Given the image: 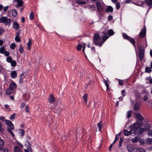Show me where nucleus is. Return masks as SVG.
Here are the masks:
<instances>
[{"label":"nucleus","mask_w":152,"mask_h":152,"mask_svg":"<svg viewBox=\"0 0 152 152\" xmlns=\"http://www.w3.org/2000/svg\"><path fill=\"white\" fill-rule=\"evenodd\" d=\"M100 39V35L98 34H95L94 35L93 38V42L96 45L100 47L102 46V43L101 42H99Z\"/></svg>","instance_id":"f257e3e1"},{"label":"nucleus","mask_w":152,"mask_h":152,"mask_svg":"<svg viewBox=\"0 0 152 152\" xmlns=\"http://www.w3.org/2000/svg\"><path fill=\"white\" fill-rule=\"evenodd\" d=\"M138 57L140 61H142L144 57L145 49L142 46H138Z\"/></svg>","instance_id":"f03ea898"},{"label":"nucleus","mask_w":152,"mask_h":152,"mask_svg":"<svg viewBox=\"0 0 152 152\" xmlns=\"http://www.w3.org/2000/svg\"><path fill=\"white\" fill-rule=\"evenodd\" d=\"M0 23H3L5 26L8 25L9 26L11 23V20L7 18V17H2L0 18Z\"/></svg>","instance_id":"7ed1b4c3"},{"label":"nucleus","mask_w":152,"mask_h":152,"mask_svg":"<svg viewBox=\"0 0 152 152\" xmlns=\"http://www.w3.org/2000/svg\"><path fill=\"white\" fill-rule=\"evenodd\" d=\"M123 35L124 38H125L127 40L129 41L130 43L134 46L135 48L136 49V47L134 39L133 38H131L130 37L128 36L125 33L123 34Z\"/></svg>","instance_id":"20e7f679"},{"label":"nucleus","mask_w":152,"mask_h":152,"mask_svg":"<svg viewBox=\"0 0 152 152\" xmlns=\"http://www.w3.org/2000/svg\"><path fill=\"white\" fill-rule=\"evenodd\" d=\"M5 124L7 125V131L9 130H13L14 129V126L12 122L10 120H6Z\"/></svg>","instance_id":"39448f33"},{"label":"nucleus","mask_w":152,"mask_h":152,"mask_svg":"<svg viewBox=\"0 0 152 152\" xmlns=\"http://www.w3.org/2000/svg\"><path fill=\"white\" fill-rule=\"evenodd\" d=\"M13 2L17 3L15 4V7L17 8H19V7H21L23 4V2L22 0H13Z\"/></svg>","instance_id":"423d86ee"},{"label":"nucleus","mask_w":152,"mask_h":152,"mask_svg":"<svg viewBox=\"0 0 152 152\" xmlns=\"http://www.w3.org/2000/svg\"><path fill=\"white\" fill-rule=\"evenodd\" d=\"M146 34V28L145 26L142 29L139 33L140 37L143 38L144 37Z\"/></svg>","instance_id":"0eeeda50"},{"label":"nucleus","mask_w":152,"mask_h":152,"mask_svg":"<svg viewBox=\"0 0 152 152\" xmlns=\"http://www.w3.org/2000/svg\"><path fill=\"white\" fill-rule=\"evenodd\" d=\"M142 123L141 121H138L134 123L133 125V128L135 129H138L142 126Z\"/></svg>","instance_id":"6e6552de"},{"label":"nucleus","mask_w":152,"mask_h":152,"mask_svg":"<svg viewBox=\"0 0 152 152\" xmlns=\"http://www.w3.org/2000/svg\"><path fill=\"white\" fill-rule=\"evenodd\" d=\"M135 116L136 118L140 121L142 122V121H143L144 118L143 117L142 115L139 113H136L135 114Z\"/></svg>","instance_id":"1a4fd4ad"},{"label":"nucleus","mask_w":152,"mask_h":152,"mask_svg":"<svg viewBox=\"0 0 152 152\" xmlns=\"http://www.w3.org/2000/svg\"><path fill=\"white\" fill-rule=\"evenodd\" d=\"M103 34H104V35L102 37V41L101 42V43H102V45L103 43L109 37L107 36V32H103Z\"/></svg>","instance_id":"9d476101"},{"label":"nucleus","mask_w":152,"mask_h":152,"mask_svg":"<svg viewBox=\"0 0 152 152\" xmlns=\"http://www.w3.org/2000/svg\"><path fill=\"white\" fill-rule=\"evenodd\" d=\"M13 28L15 30H18L19 28V25L16 22H14L12 24Z\"/></svg>","instance_id":"9b49d317"},{"label":"nucleus","mask_w":152,"mask_h":152,"mask_svg":"<svg viewBox=\"0 0 152 152\" xmlns=\"http://www.w3.org/2000/svg\"><path fill=\"white\" fill-rule=\"evenodd\" d=\"M49 102L50 103H52L55 101V98L52 94H51L48 98Z\"/></svg>","instance_id":"f8f14e48"},{"label":"nucleus","mask_w":152,"mask_h":152,"mask_svg":"<svg viewBox=\"0 0 152 152\" xmlns=\"http://www.w3.org/2000/svg\"><path fill=\"white\" fill-rule=\"evenodd\" d=\"M17 85L16 84L13 82L12 81L10 84L9 88L14 91Z\"/></svg>","instance_id":"ddd939ff"},{"label":"nucleus","mask_w":152,"mask_h":152,"mask_svg":"<svg viewBox=\"0 0 152 152\" xmlns=\"http://www.w3.org/2000/svg\"><path fill=\"white\" fill-rule=\"evenodd\" d=\"M97 10H100L101 11L103 10V7L101 5V3L99 1H97L96 2Z\"/></svg>","instance_id":"4468645a"},{"label":"nucleus","mask_w":152,"mask_h":152,"mask_svg":"<svg viewBox=\"0 0 152 152\" xmlns=\"http://www.w3.org/2000/svg\"><path fill=\"white\" fill-rule=\"evenodd\" d=\"M146 4L148 6H150L149 9H148L147 12H148L149 10L152 7L151 6L152 5V0H145Z\"/></svg>","instance_id":"2eb2a0df"},{"label":"nucleus","mask_w":152,"mask_h":152,"mask_svg":"<svg viewBox=\"0 0 152 152\" xmlns=\"http://www.w3.org/2000/svg\"><path fill=\"white\" fill-rule=\"evenodd\" d=\"M14 91L10 88L6 89V93L7 95H9L12 94H13Z\"/></svg>","instance_id":"dca6fc26"},{"label":"nucleus","mask_w":152,"mask_h":152,"mask_svg":"<svg viewBox=\"0 0 152 152\" xmlns=\"http://www.w3.org/2000/svg\"><path fill=\"white\" fill-rule=\"evenodd\" d=\"M140 107V103L138 102H136L134 105V110L135 111H137Z\"/></svg>","instance_id":"f3484780"},{"label":"nucleus","mask_w":152,"mask_h":152,"mask_svg":"<svg viewBox=\"0 0 152 152\" xmlns=\"http://www.w3.org/2000/svg\"><path fill=\"white\" fill-rule=\"evenodd\" d=\"M24 73H22L20 75V77L19 80V82L20 84H21L23 82V79L25 77L24 76Z\"/></svg>","instance_id":"a211bd4d"},{"label":"nucleus","mask_w":152,"mask_h":152,"mask_svg":"<svg viewBox=\"0 0 152 152\" xmlns=\"http://www.w3.org/2000/svg\"><path fill=\"white\" fill-rule=\"evenodd\" d=\"M113 7L110 6H108L105 9V11L106 12H113Z\"/></svg>","instance_id":"6ab92c4d"},{"label":"nucleus","mask_w":152,"mask_h":152,"mask_svg":"<svg viewBox=\"0 0 152 152\" xmlns=\"http://www.w3.org/2000/svg\"><path fill=\"white\" fill-rule=\"evenodd\" d=\"M10 75H11V77L13 79H15L17 77V73L16 71H12Z\"/></svg>","instance_id":"aec40b11"},{"label":"nucleus","mask_w":152,"mask_h":152,"mask_svg":"<svg viewBox=\"0 0 152 152\" xmlns=\"http://www.w3.org/2000/svg\"><path fill=\"white\" fill-rule=\"evenodd\" d=\"M127 148L129 152H133L134 147L132 145H129L127 146Z\"/></svg>","instance_id":"412c9836"},{"label":"nucleus","mask_w":152,"mask_h":152,"mask_svg":"<svg viewBox=\"0 0 152 152\" xmlns=\"http://www.w3.org/2000/svg\"><path fill=\"white\" fill-rule=\"evenodd\" d=\"M140 137L139 136H136L132 140V141L133 142H137L139 141Z\"/></svg>","instance_id":"4be33fe9"},{"label":"nucleus","mask_w":152,"mask_h":152,"mask_svg":"<svg viewBox=\"0 0 152 152\" xmlns=\"http://www.w3.org/2000/svg\"><path fill=\"white\" fill-rule=\"evenodd\" d=\"M14 151L15 152H22L20 148L18 146H16L15 147Z\"/></svg>","instance_id":"5701e85b"},{"label":"nucleus","mask_w":152,"mask_h":152,"mask_svg":"<svg viewBox=\"0 0 152 152\" xmlns=\"http://www.w3.org/2000/svg\"><path fill=\"white\" fill-rule=\"evenodd\" d=\"M83 98L84 101L85 103L87 104L88 102V95L87 94H85L83 97Z\"/></svg>","instance_id":"b1692460"},{"label":"nucleus","mask_w":152,"mask_h":152,"mask_svg":"<svg viewBox=\"0 0 152 152\" xmlns=\"http://www.w3.org/2000/svg\"><path fill=\"white\" fill-rule=\"evenodd\" d=\"M76 3L80 4H86V1L80 0H76Z\"/></svg>","instance_id":"393cba45"},{"label":"nucleus","mask_w":152,"mask_h":152,"mask_svg":"<svg viewBox=\"0 0 152 152\" xmlns=\"http://www.w3.org/2000/svg\"><path fill=\"white\" fill-rule=\"evenodd\" d=\"M102 121L99 122L97 124V127L99 129V131L100 132L101 131L102 126Z\"/></svg>","instance_id":"a878e982"},{"label":"nucleus","mask_w":152,"mask_h":152,"mask_svg":"<svg viewBox=\"0 0 152 152\" xmlns=\"http://www.w3.org/2000/svg\"><path fill=\"white\" fill-rule=\"evenodd\" d=\"M12 15L14 17H15L17 15V12L16 10H14L12 11Z\"/></svg>","instance_id":"bb28decb"},{"label":"nucleus","mask_w":152,"mask_h":152,"mask_svg":"<svg viewBox=\"0 0 152 152\" xmlns=\"http://www.w3.org/2000/svg\"><path fill=\"white\" fill-rule=\"evenodd\" d=\"M146 142L148 144H152V139L151 138H148L146 141Z\"/></svg>","instance_id":"cd10ccee"},{"label":"nucleus","mask_w":152,"mask_h":152,"mask_svg":"<svg viewBox=\"0 0 152 152\" xmlns=\"http://www.w3.org/2000/svg\"><path fill=\"white\" fill-rule=\"evenodd\" d=\"M89 8H92L93 9L91 10V11H95V6L93 4H91V5H89L88 6Z\"/></svg>","instance_id":"c85d7f7f"},{"label":"nucleus","mask_w":152,"mask_h":152,"mask_svg":"<svg viewBox=\"0 0 152 152\" xmlns=\"http://www.w3.org/2000/svg\"><path fill=\"white\" fill-rule=\"evenodd\" d=\"M107 34L109 36H111L113 35L114 34V32L112 29H110L108 31Z\"/></svg>","instance_id":"c756f323"},{"label":"nucleus","mask_w":152,"mask_h":152,"mask_svg":"<svg viewBox=\"0 0 152 152\" xmlns=\"http://www.w3.org/2000/svg\"><path fill=\"white\" fill-rule=\"evenodd\" d=\"M145 129L146 131H148L150 128V125L148 124H145Z\"/></svg>","instance_id":"7c9ffc66"},{"label":"nucleus","mask_w":152,"mask_h":152,"mask_svg":"<svg viewBox=\"0 0 152 152\" xmlns=\"http://www.w3.org/2000/svg\"><path fill=\"white\" fill-rule=\"evenodd\" d=\"M18 50L20 53H22L23 52V48L21 44L19 45V48Z\"/></svg>","instance_id":"2f4dec72"},{"label":"nucleus","mask_w":152,"mask_h":152,"mask_svg":"<svg viewBox=\"0 0 152 152\" xmlns=\"http://www.w3.org/2000/svg\"><path fill=\"white\" fill-rule=\"evenodd\" d=\"M12 60V58L11 56H8L6 58V61L9 63H11Z\"/></svg>","instance_id":"473e14b6"},{"label":"nucleus","mask_w":152,"mask_h":152,"mask_svg":"<svg viewBox=\"0 0 152 152\" xmlns=\"http://www.w3.org/2000/svg\"><path fill=\"white\" fill-rule=\"evenodd\" d=\"M103 82L106 86L107 90L109 89V83L107 82V80L105 79H104V80Z\"/></svg>","instance_id":"72a5a7b5"},{"label":"nucleus","mask_w":152,"mask_h":152,"mask_svg":"<svg viewBox=\"0 0 152 152\" xmlns=\"http://www.w3.org/2000/svg\"><path fill=\"white\" fill-rule=\"evenodd\" d=\"M10 63L12 67H15L16 65V62L15 60H12Z\"/></svg>","instance_id":"f704fd0d"},{"label":"nucleus","mask_w":152,"mask_h":152,"mask_svg":"<svg viewBox=\"0 0 152 152\" xmlns=\"http://www.w3.org/2000/svg\"><path fill=\"white\" fill-rule=\"evenodd\" d=\"M144 129L143 128H140L139 129L138 134L139 135L141 134L144 132Z\"/></svg>","instance_id":"c9c22d12"},{"label":"nucleus","mask_w":152,"mask_h":152,"mask_svg":"<svg viewBox=\"0 0 152 152\" xmlns=\"http://www.w3.org/2000/svg\"><path fill=\"white\" fill-rule=\"evenodd\" d=\"M123 141V139L122 137H120L119 140V143L118 145V146L119 147H121L122 146V143Z\"/></svg>","instance_id":"e433bc0d"},{"label":"nucleus","mask_w":152,"mask_h":152,"mask_svg":"<svg viewBox=\"0 0 152 152\" xmlns=\"http://www.w3.org/2000/svg\"><path fill=\"white\" fill-rule=\"evenodd\" d=\"M5 51L4 47L3 46L0 48V53H1L4 54Z\"/></svg>","instance_id":"4c0bfd02"},{"label":"nucleus","mask_w":152,"mask_h":152,"mask_svg":"<svg viewBox=\"0 0 152 152\" xmlns=\"http://www.w3.org/2000/svg\"><path fill=\"white\" fill-rule=\"evenodd\" d=\"M20 136L23 137L25 133V131L23 129H20Z\"/></svg>","instance_id":"58836bf2"},{"label":"nucleus","mask_w":152,"mask_h":152,"mask_svg":"<svg viewBox=\"0 0 152 152\" xmlns=\"http://www.w3.org/2000/svg\"><path fill=\"white\" fill-rule=\"evenodd\" d=\"M124 134L125 135L128 136L130 134V132L128 131L126 129H124Z\"/></svg>","instance_id":"ea45409f"},{"label":"nucleus","mask_w":152,"mask_h":152,"mask_svg":"<svg viewBox=\"0 0 152 152\" xmlns=\"http://www.w3.org/2000/svg\"><path fill=\"white\" fill-rule=\"evenodd\" d=\"M29 18L31 20H33L34 18V14L32 11H31L30 14Z\"/></svg>","instance_id":"a19ab883"},{"label":"nucleus","mask_w":152,"mask_h":152,"mask_svg":"<svg viewBox=\"0 0 152 152\" xmlns=\"http://www.w3.org/2000/svg\"><path fill=\"white\" fill-rule=\"evenodd\" d=\"M145 71L146 72L150 73L151 71V70L150 67H147L145 68Z\"/></svg>","instance_id":"79ce46f5"},{"label":"nucleus","mask_w":152,"mask_h":152,"mask_svg":"<svg viewBox=\"0 0 152 152\" xmlns=\"http://www.w3.org/2000/svg\"><path fill=\"white\" fill-rule=\"evenodd\" d=\"M15 41L18 42H20V39L19 36H16L15 38Z\"/></svg>","instance_id":"37998d69"},{"label":"nucleus","mask_w":152,"mask_h":152,"mask_svg":"<svg viewBox=\"0 0 152 152\" xmlns=\"http://www.w3.org/2000/svg\"><path fill=\"white\" fill-rule=\"evenodd\" d=\"M127 118H130L132 115V112L131 111H128L127 113Z\"/></svg>","instance_id":"c03bdc74"},{"label":"nucleus","mask_w":152,"mask_h":152,"mask_svg":"<svg viewBox=\"0 0 152 152\" xmlns=\"http://www.w3.org/2000/svg\"><path fill=\"white\" fill-rule=\"evenodd\" d=\"M5 31V30L1 27L0 26V36Z\"/></svg>","instance_id":"a18cd8bd"},{"label":"nucleus","mask_w":152,"mask_h":152,"mask_svg":"<svg viewBox=\"0 0 152 152\" xmlns=\"http://www.w3.org/2000/svg\"><path fill=\"white\" fill-rule=\"evenodd\" d=\"M116 7L117 10H119L120 7V3L119 2H117L116 3Z\"/></svg>","instance_id":"49530a36"},{"label":"nucleus","mask_w":152,"mask_h":152,"mask_svg":"<svg viewBox=\"0 0 152 152\" xmlns=\"http://www.w3.org/2000/svg\"><path fill=\"white\" fill-rule=\"evenodd\" d=\"M16 45L14 43H12L10 46V48L12 49H14L15 48Z\"/></svg>","instance_id":"de8ad7c7"},{"label":"nucleus","mask_w":152,"mask_h":152,"mask_svg":"<svg viewBox=\"0 0 152 152\" xmlns=\"http://www.w3.org/2000/svg\"><path fill=\"white\" fill-rule=\"evenodd\" d=\"M82 47V45H78L77 47V50L78 51H80L81 50V48Z\"/></svg>","instance_id":"09e8293b"},{"label":"nucleus","mask_w":152,"mask_h":152,"mask_svg":"<svg viewBox=\"0 0 152 152\" xmlns=\"http://www.w3.org/2000/svg\"><path fill=\"white\" fill-rule=\"evenodd\" d=\"M25 111L26 112L29 113V107L28 105H26L25 108Z\"/></svg>","instance_id":"8fccbe9b"},{"label":"nucleus","mask_w":152,"mask_h":152,"mask_svg":"<svg viewBox=\"0 0 152 152\" xmlns=\"http://www.w3.org/2000/svg\"><path fill=\"white\" fill-rule=\"evenodd\" d=\"M16 114H13L10 117V119L11 120H13L15 118V117Z\"/></svg>","instance_id":"3c124183"},{"label":"nucleus","mask_w":152,"mask_h":152,"mask_svg":"<svg viewBox=\"0 0 152 152\" xmlns=\"http://www.w3.org/2000/svg\"><path fill=\"white\" fill-rule=\"evenodd\" d=\"M11 130H9V129L8 130V131H7L11 134V135L13 137H15V135L12 132V131Z\"/></svg>","instance_id":"603ef678"},{"label":"nucleus","mask_w":152,"mask_h":152,"mask_svg":"<svg viewBox=\"0 0 152 152\" xmlns=\"http://www.w3.org/2000/svg\"><path fill=\"white\" fill-rule=\"evenodd\" d=\"M4 54L6 56H8L10 55L9 52L7 50L5 51Z\"/></svg>","instance_id":"864d4df0"},{"label":"nucleus","mask_w":152,"mask_h":152,"mask_svg":"<svg viewBox=\"0 0 152 152\" xmlns=\"http://www.w3.org/2000/svg\"><path fill=\"white\" fill-rule=\"evenodd\" d=\"M122 94L123 96H125L126 95V93L125 90H123L121 91Z\"/></svg>","instance_id":"5fc2aeb1"},{"label":"nucleus","mask_w":152,"mask_h":152,"mask_svg":"<svg viewBox=\"0 0 152 152\" xmlns=\"http://www.w3.org/2000/svg\"><path fill=\"white\" fill-rule=\"evenodd\" d=\"M118 83L120 85H123L124 84V82L123 80H118Z\"/></svg>","instance_id":"6e6d98bb"},{"label":"nucleus","mask_w":152,"mask_h":152,"mask_svg":"<svg viewBox=\"0 0 152 152\" xmlns=\"http://www.w3.org/2000/svg\"><path fill=\"white\" fill-rule=\"evenodd\" d=\"M113 19V17L111 15H110L108 17V19L109 21H111Z\"/></svg>","instance_id":"4d7b16f0"},{"label":"nucleus","mask_w":152,"mask_h":152,"mask_svg":"<svg viewBox=\"0 0 152 152\" xmlns=\"http://www.w3.org/2000/svg\"><path fill=\"white\" fill-rule=\"evenodd\" d=\"M148 135L149 137L152 136V129L148 132Z\"/></svg>","instance_id":"13d9d810"},{"label":"nucleus","mask_w":152,"mask_h":152,"mask_svg":"<svg viewBox=\"0 0 152 152\" xmlns=\"http://www.w3.org/2000/svg\"><path fill=\"white\" fill-rule=\"evenodd\" d=\"M138 151L139 152H146L145 150L143 148H139Z\"/></svg>","instance_id":"bf43d9fd"},{"label":"nucleus","mask_w":152,"mask_h":152,"mask_svg":"<svg viewBox=\"0 0 152 152\" xmlns=\"http://www.w3.org/2000/svg\"><path fill=\"white\" fill-rule=\"evenodd\" d=\"M8 6H7L4 7L3 9V11L5 12H6L8 10Z\"/></svg>","instance_id":"052dcab7"},{"label":"nucleus","mask_w":152,"mask_h":152,"mask_svg":"<svg viewBox=\"0 0 152 152\" xmlns=\"http://www.w3.org/2000/svg\"><path fill=\"white\" fill-rule=\"evenodd\" d=\"M139 142L142 145L144 144L145 143V141L143 139L140 140Z\"/></svg>","instance_id":"680f3d73"},{"label":"nucleus","mask_w":152,"mask_h":152,"mask_svg":"<svg viewBox=\"0 0 152 152\" xmlns=\"http://www.w3.org/2000/svg\"><path fill=\"white\" fill-rule=\"evenodd\" d=\"M27 45L31 46V41L30 39H29L28 41L27 44Z\"/></svg>","instance_id":"e2e57ef3"},{"label":"nucleus","mask_w":152,"mask_h":152,"mask_svg":"<svg viewBox=\"0 0 152 152\" xmlns=\"http://www.w3.org/2000/svg\"><path fill=\"white\" fill-rule=\"evenodd\" d=\"M25 106V104L24 103H22L20 106V108L21 109H23Z\"/></svg>","instance_id":"0e129e2a"},{"label":"nucleus","mask_w":152,"mask_h":152,"mask_svg":"<svg viewBox=\"0 0 152 152\" xmlns=\"http://www.w3.org/2000/svg\"><path fill=\"white\" fill-rule=\"evenodd\" d=\"M143 99L144 101H146L148 100V97L147 95H145L144 96Z\"/></svg>","instance_id":"69168bd1"},{"label":"nucleus","mask_w":152,"mask_h":152,"mask_svg":"<svg viewBox=\"0 0 152 152\" xmlns=\"http://www.w3.org/2000/svg\"><path fill=\"white\" fill-rule=\"evenodd\" d=\"M20 32H21V31L20 30L18 31H17L16 33V36H19V35H20Z\"/></svg>","instance_id":"338daca9"},{"label":"nucleus","mask_w":152,"mask_h":152,"mask_svg":"<svg viewBox=\"0 0 152 152\" xmlns=\"http://www.w3.org/2000/svg\"><path fill=\"white\" fill-rule=\"evenodd\" d=\"M5 107L6 109H8L9 110H10L9 106L7 104L5 105Z\"/></svg>","instance_id":"774afa93"}]
</instances>
